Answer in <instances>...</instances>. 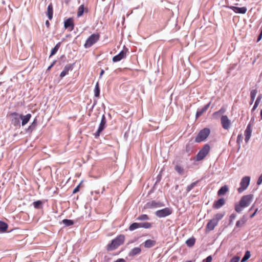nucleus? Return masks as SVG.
Wrapping results in <instances>:
<instances>
[{"instance_id": "393cba45", "label": "nucleus", "mask_w": 262, "mask_h": 262, "mask_svg": "<svg viewBox=\"0 0 262 262\" xmlns=\"http://www.w3.org/2000/svg\"><path fill=\"white\" fill-rule=\"evenodd\" d=\"M156 244V242L151 239H147L144 242V246L146 248H149L154 246Z\"/></svg>"}, {"instance_id": "6ab92c4d", "label": "nucleus", "mask_w": 262, "mask_h": 262, "mask_svg": "<svg viewBox=\"0 0 262 262\" xmlns=\"http://www.w3.org/2000/svg\"><path fill=\"white\" fill-rule=\"evenodd\" d=\"M31 115L30 114H28L26 115H20L19 118L22 120L21 124L23 126L26 125L30 119Z\"/></svg>"}, {"instance_id": "473e14b6", "label": "nucleus", "mask_w": 262, "mask_h": 262, "mask_svg": "<svg viewBox=\"0 0 262 262\" xmlns=\"http://www.w3.org/2000/svg\"><path fill=\"white\" fill-rule=\"evenodd\" d=\"M250 252L249 251H247L245 254L244 256L242 259L241 262H245L250 258Z\"/></svg>"}, {"instance_id": "6e6d98bb", "label": "nucleus", "mask_w": 262, "mask_h": 262, "mask_svg": "<svg viewBox=\"0 0 262 262\" xmlns=\"http://www.w3.org/2000/svg\"><path fill=\"white\" fill-rule=\"evenodd\" d=\"M55 61L53 62L52 63L48 68V70H50L54 65Z\"/></svg>"}, {"instance_id": "bf43d9fd", "label": "nucleus", "mask_w": 262, "mask_h": 262, "mask_svg": "<svg viewBox=\"0 0 262 262\" xmlns=\"http://www.w3.org/2000/svg\"><path fill=\"white\" fill-rule=\"evenodd\" d=\"M257 106H257V105H254L253 107V108H252V111L255 110L257 108Z\"/></svg>"}, {"instance_id": "f03ea898", "label": "nucleus", "mask_w": 262, "mask_h": 262, "mask_svg": "<svg viewBox=\"0 0 262 262\" xmlns=\"http://www.w3.org/2000/svg\"><path fill=\"white\" fill-rule=\"evenodd\" d=\"M125 239L123 235H120L116 238L112 240L111 243L107 245V249L108 251H112L117 248L120 245H122Z\"/></svg>"}, {"instance_id": "ea45409f", "label": "nucleus", "mask_w": 262, "mask_h": 262, "mask_svg": "<svg viewBox=\"0 0 262 262\" xmlns=\"http://www.w3.org/2000/svg\"><path fill=\"white\" fill-rule=\"evenodd\" d=\"M138 221H146L149 220V217L146 214H142L137 219Z\"/></svg>"}, {"instance_id": "4d7b16f0", "label": "nucleus", "mask_w": 262, "mask_h": 262, "mask_svg": "<svg viewBox=\"0 0 262 262\" xmlns=\"http://www.w3.org/2000/svg\"><path fill=\"white\" fill-rule=\"evenodd\" d=\"M104 71L103 70H101V72L100 73V78L101 77V76L104 74Z\"/></svg>"}, {"instance_id": "c756f323", "label": "nucleus", "mask_w": 262, "mask_h": 262, "mask_svg": "<svg viewBox=\"0 0 262 262\" xmlns=\"http://www.w3.org/2000/svg\"><path fill=\"white\" fill-rule=\"evenodd\" d=\"M225 215V212H221L217 213L214 215V218H213L216 222L218 223L219 221L221 220Z\"/></svg>"}, {"instance_id": "49530a36", "label": "nucleus", "mask_w": 262, "mask_h": 262, "mask_svg": "<svg viewBox=\"0 0 262 262\" xmlns=\"http://www.w3.org/2000/svg\"><path fill=\"white\" fill-rule=\"evenodd\" d=\"M261 99V96H258L255 102L254 105L258 106Z\"/></svg>"}, {"instance_id": "ddd939ff", "label": "nucleus", "mask_w": 262, "mask_h": 262, "mask_svg": "<svg viewBox=\"0 0 262 262\" xmlns=\"http://www.w3.org/2000/svg\"><path fill=\"white\" fill-rule=\"evenodd\" d=\"M229 8L232 10L236 13L245 14L247 12V8L245 7H237L235 6H229Z\"/></svg>"}, {"instance_id": "37998d69", "label": "nucleus", "mask_w": 262, "mask_h": 262, "mask_svg": "<svg viewBox=\"0 0 262 262\" xmlns=\"http://www.w3.org/2000/svg\"><path fill=\"white\" fill-rule=\"evenodd\" d=\"M243 139V135L242 134H239L237 136V141H236L237 143L239 145L241 144V143L242 142Z\"/></svg>"}, {"instance_id": "f8f14e48", "label": "nucleus", "mask_w": 262, "mask_h": 262, "mask_svg": "<svg viewBox=\"0 0 262 262\" xmlns=\"http://www.w3.org/2000/svg\"><path fill=\"white\" fill-rule=\"evenodd\" d=\"M252 133V124L250 122L247 126V128L245 131V140L246 143L248 142L250 139Z\"/></svg>"}, {"instance_id": "9b49d317", "label": "nucleus", "mask_w": 262, "mask_h": 262, "mask_svg": "<svg viewBox=\"0 0 262 262\" xmlns=\"http://www.w3.org/2000/svg\"><path fill=\"white\" fill-rule=\"evenodd\" d=\"M163 206H164V204L162 202L151 201L146 204L145 208L147 209H153Z\"/></svg>"}, {"instance_id": "a211bd4d", "label": "nucleus", "mask_w": 262, "mask_h": 262, "mask_svg": "<svg viewBox=\"0 0 262 262\" xmlns=\"http://www.w3.org/2000/svg\"><path fill=\"white\" fill-rule=\"evenodd\" d=\"M217 223L213 219L209 221L206 226V229L209 231H211L214 229L215 227L217 225Z\"/></svg>"}, {"instance_id": "603ef678", "label": "nucleus", "mask_w": 262, "mask_h": 262, "mask_svg": "<svg viewBox=\"0 0 262 262\" xmlns=\"http://www.w3.org/2000/svg\"><path fill=\"white\" fill-rule=\"evenodd\" d=\"M261 37H262V29H261V31L259 35H258V37L257 39V42L261 40Z\"/></svg>"}, {"instance_id": "7ed1b4c3", "label": "nucleus", "mask_w": 262, "mask_h": 262, "mask_svg": "<svg viewBox=\"0 0 262 262\" xmlns=\"http://www.w3.org/2000/svg\"><path fill=\"white\" fill-rule=\"evenodd\" d=\"M210 130L209 128H205L200 130L195 138V142L200 143L205 140L209 135Z\"/></svg>"}, {"instance_id": "a878e982", "label": "nucleus", "mask_w": 262, "mask_h": 262, "mask_svg": "<svg viewBox=\"0 0 262 262\" xmlns=\"http://www.w3.org/2000/svg\"><path fill=\"white\" fill-rule=\"evenodd\" d=\"M12 116L14 117V119L13 120L14 124L15 125H17V124H19V123H20V121H19V119H20L19 116H20V115H19L17 113H13L12 114Z\"/></svg>"}, {"instance_id": "2f4dec72", "label": "nucleus", "mask_w": 262, "mask_h": 262, "mask_svg": "<svg viewBox=\"0 0 262 262\" xmlns=\"http://www.w3.org/2000/svg\"><path fill=\"white\" fill-rule=\"evenodd\" d=\"M60 43H58L51 50L50 56H52L55 54L56 52L58 51L59 47H60Z\"/></svg>"}, {"instance_id": "0e129e2a", "label": "nucleus", "mask_w": 262, "mask_h": 262, "mask_svg": "<svg viewBox=\"0 0 262 262\" xmlns=\"http://www.w3.org/2000/svg\"><path fill=\"white\" fill-rule=\"evenodd\" d=\"M104 190V187H103V188H102V193L103 192V191Z\"/></svg>"}, {"instance_id": "13d9d810", "label": "nucleus", "mask_w": 262, "mask_h": 262, "mask_svg": "<svg viewBox=\"0 0 262 262\" xmlns=\"http://www.w3.org/2000/svg\"><path fill=\"white\" fill-rule=\"evenodd\" d=\"M250 122H251L252 126H253V123H254V118H252V119H251V121H250Z\"/></svg>"}, {"instance_id": "2eb2a0df", "label": "nucleus", "mask_w": 262, "mask_h": 262, "mask_svg": "<svg viewBox=\"0 0 262 262\" xmlns=\"http://www.w3.org/2000/svg\"><path fill=\"white\" fill-rule=\"evenodd\" d=\"M126 56V52L122 50L118 55L115 56L113 58L114 62H117L120 61Z\"/></svg>"}, {"instance_id": "1a4fd4ad", "label": "nucleus", "mask_w": 262, "mask_h": 262, "mask_svg": "<svg viewBox=\"0 0 262 262\" xmlns=\"http://www.w3.org/2000/svg\"><path fill=\"white\" fill-rule=\"evenodd\" d=\"M106 123V121L105 115H103L101 118L100 123L99 125V127L97 132L94 134V136L96 138H97L100 136V133L103 130L105 127Z\"/></svg>"}, {"instance_id": "f704fd0d", "label": "nucleus", "mask_w": 262, "mask_h": 262, "mask_svg": "<svg viewBox=\"0 0 262 262\" xmlns=\"http://www.w3.org/2000/svg\"><path fill=\"white\" fill-rule=\"evenodd\" d=\"M198 182V181H197L188 185L186 188L187 192H189L191 189H192L196 185Z\"/></svg>"}, {"instance_id": "a19ab883", "label": "nucleus", "mask_w": 262, "mask_h": 262, "mask_svg": "<svg viewBox=\"0 0 262 262\" xmlns=\"http://www.w3.org/2000/svg\"><path fill=\"white\" fill-rule=\"evenodd\" d=\"M36 126V119H34L31 125L28 128V130L32 132Z\"/></svg>"}, {"instance_id": "6e6552de", "label": "nucleus", "mask_w": 262, "mask_h": 262, "mask_svg": "<svg viewBox=\"0 0 262 262\" xmlns=\"http://www.w3.org/2000/svg\"><path fill=\"white\" fill-rule=\"evenodd\" d=\"M106 123V121L105 115H103L101 118L100 123L99 125V127L97 132L94 134V136L96 138H97L100 136V133L103 130L105 127Z\"/></svg>"}, {"instance_id": "cd10ccee", "label": "nucleus", "mask_w": 262, "mask_h": 262, "mask_svg": "<svg viewBox=\"0 0 262 262\" xmlns=\"http://www.w3.org/2000/svg\"><path fill=\"white\" fill-rule=\"evenodd\" d=\"M195 242V239L193 237H192L186 240L185 243L187 246L191 247L194 245Z\"/></svg>"}, {"instance_id": "3c124183", "label": "nucleus", "mask_w": 262, "mask_h": 262, "mask_svg": "<svg viewBox=\"0 0 262 262\" xmlns=\"http://www.w3.org/2000/svg\"><path fill=\"white\" fill-rule=\"evenodd\" d=\"M225 110L224 109L221 108L219 111L214 113V114H222L225 112Z\"/></svg>"}, {"instance_id": "e2e57ef3", "label": "nucleus", "mask_w": 262, "mask_h": 262, "mask_svg": "<svg viewBox=\"0 0 262 262\" xmlns=\"http://www.w3.org/2000/svg\"><path fill=\"white\" fill-rule=\"evenodd\" d=\"M253 207H254V205H252V206L250 208L249 211H251L252 209H253Z\"/></svg>"}, {"instance_id": "4468645a", "label": "nucleus", "mask_w": 262, "mask_h": 262, "mask_svg": "<svg viewBox=\"0 0 262 262\" xmlns=\"http://www.w3.org/2000/svg\"><path fill=\"white\" fill-rule=\"evenodd\" d=\"M64 26L66 29H69L70 31H72L74 29V23L72 18H69L66 20L64 23Z\"/></svg>"}, {"instance_id": "39448f33", "label": "nucleus", "mask_w": 262, "mask_h": 262, "mask_svg": "<svg viewBox=\"0 0 262 262\" xmlns=\"http://www.w3.org/2000/svg\"><path fill=\"white\" fill-rule=\"evenodd\" d=\"M250 182V177L249 176H245L243 177L240 182V187L237 189L239 193H242L245 191L249 185Z\"/></svg>"}, {"instance_id": "4c0bfd02", "label": "nucleus", "mask_w": 262, "mask_h": 262, "mask_svg": "<svg viewBox=\"0 0 262 262\" xmlns=\"http://www.w3.org/2000/svg\"><path fill=\"white\" fill-rule=\"evenodd\" d=\"M62 223L66 226H70L74 224V222L72 220H68V219H64L62 221Z\"/></svg>"}, {"instance_id": "aec40b11", "label": "nucleus", "mask_w": 262, "mask_h": 262, "mask_svg": "<svg viewBox=\"0 0 262 262\" xmlns=\"http://www.w3.org/2000/svg\"><path fill=\"white\" fill-rule=\"evenodd\" d=\"M53 5L52 4H50L49 5L48 8H47V15L49 18V19H52L53 17Z\"/></svg>"}, {"instance_id": "f3484780", "label": "nucleus", "mask_w": 262, "mask_h": 262, "mask_svg": "<svg viewBox=\"0 0 262 262\" xmlns=\"http://www.w3.org/2000/svg\"><path fill=\"white\" fill-rule=\"evenodd\" d=\"M225 203V200L224 198H221L216 201H215L213 204V207L215 209H219Z\"/></svg>"}, {"instance_id": "7c9ffc66", "label": "nucleus", "mask_w": 262, "mask_h": 262, "mask_svg": "<svg viewBox=\"0 0 262 262\" xmlns=\"http://www.w3.org/2000/svg\"><path fill=\"white\" fill-rule=\"evenodd\" d=\"M84 11V6L83 4H82V5H80L78 9V11H77V16L78 17L81 16L83 14Z\"/></svg>"}, {"instance_id": "5701e85b", "label": "nucleus", "mask_w": 262, "mask_h": 262, "mask_svg": "<svg viewBox=\"0 0 262 262\" xmlns=\"http://www.w3.org/2000/svg\"><path fill=\"white\" fill-rule=\"evenodd\" d=\"M246 221H247V220L246 219L245 217L244 216H243L239 220L237 221V222L236 223V227H242L244 226V225L245 224Z\"/></svg>"}, {"instance_id": "864d4df0", "label": "nucleus", "mask_w": 262, "mask_h": 262, "mask_svg": "<svg viewBox=\"0 0 262 262\" xmlns=\"http://www.w3.org/2000/svg\"><path fill=\"white\" fill-rule=\"evenodd\" d=\"M114 262H126V261L123 258H119Z\"/></svg>"}, {"instance_id": "052dcab7", "label": "nucleus", "mask_w": 262, "mask_h": 262, "mask_svg": "<svg viewBox=\"0 0 262 262\" xmlns=\"http://www.w3.org/2000/svg\"><path fill=\"white\" fill-rule=\"evenodd\" d=\"M49 24H49V21H48V20H47V21H46V25L48 27H49Z\"/></svg>"}, {"instance_id": "412c9836", "label": "nucleus", "mask_w": 262, "mask_h": 262, "mask_svg": "<svg viewBox=\"0 0 262 262\" xmlns=\"http://www.w3.org/2000/svg\"><path fill=\"white\" fill-rule=\"evenodd\" d=\"M141 249L139 247L134 248L129 252L128 255L129 256H134L139 254L141 252Z\"/></svg>"}, {"instance_id": "79ce46f5", "label": "nucleus", "mask_w": 262, "mask_h": 262, "mask_svg": "<svg viewBox=\"0 0 262 262\" xmlns=\"http://www.w3.org/2000/svg\"><path fill=\"white\" fill-rule=\"evenodd\" d=\"M42 202L40 201H37L33 202V206L35 208H40L41 206Z\"/></svg>"}, {"instance_id": "8fccbe9b", "label": "nucleus", "mask_w": 262, "mask_h": 262, "mask_svg": "<svg viewBox=\"0 0 262 262\" xmlns=\"http://www.w3.org/2000/svg\"><path fill=\"white\" fill-rule=\"evenodd\" d=\"M212 259L211 256H208L204 261L205 262H211Z\"/></svg>"}, {"instance_id": "423d86ee", "label": "nucleus", "mask_w": 262, "mask_h": 262, "mask_svg": "<svg viewBox=\"0 0 262 262\" xmlns=\"http://www.w3.org/2000/svg\"><path fill=\"white\" fill-rule=\"evenodd\" d=\"M99 38V35L98 34H93L86 40L84 44L85 48H89L96 43Z\"/></svg>"}, {"instance_id": "09e8293b", "label": "nucleus", "mask_w": 262, "mask_h": 262, "mask_svg": "<svg viewBox=\"0 0 262 262\" xmlns=\"http://www.w3.org/2000/svg\"><path fill=\"white\" fill-rule=\"evenodd\" d=\"M262 183V174L259 176L257 181V184L260 185Z\"/></svg>"}, {"instance_id": "e433bc0d", "label": "nucleus", "mask_w": 262, "mask_h": 262, "mask_svg": "<svg viewBox=\"0 0 262 262\" xmlns=\"http://www.w3.org/2000/svg\"><path fill=\"white\" fill-rule=\"evenodd\" d=\"M256 94H257V91L256 90H253L251 91L250 97H251V103H252L254 101L255 96L256 95Z\"/></svg>"}, {"instance_id": "4be33fe9", "label": "nucleus", "mask_w": 262, "mask_h": 262, "mask_svg": "<svg viewBox=\"0 0 262 262\" xmlns=\"http://www.w3.org/2000/svg\"><path fill=\"white\" fill-rule=\"evenodd\" d=\"M229 191V188L227 186L225 185L222 187L217 192V194L219 195H224L227 192Z\"/></svg>"}, {"instance_id": "20e7f679", "label": "nucleus", "mask_w": 262, "mask_h": 262, "mask_svg": "<svg viewBox=\"0 0 262 262\" xmlns=\"http://www.w3.org/2000/svg\"><path fill=\"white\" fill-rule=\"evenodd\" d=\"M210 150V146L208 144H205L203 147L200 150L196 156V161H201L208 154Z\"/></svg>"}, {"instance_id": "a18cd8bd", "label": "nucleus", "mask_w": 262, "mask_h": 262, "mask_svg": "<svg viewBox=\"0 0 262 262\" xmlns=\"http://www.w3.org/2000/svg\"><path fill=\"white\" fill-rule=\"evenodd\" d=\"M240 259V257L239 256H235L232 258L230 262H238Z\"/></svg>"}, {"instance_id": "0eeeda50", "label": "nucleus", "mask_w": 262, "mask_h": 262, "mask_svg": "<svg viewBox=\"0 0 262 262\" xmlns=\"http://www.w3.org/2000/svg\"><path fill=\"white\" fill-rule=\"evenodd\" d=\"M172 209L169 208H165L164 209L157 210L155 212L157 216L160 218L165 217L172 213Z\"/></svg>"}, {"instance_id": "de8ad7c7", "label": "nucleus", "mask_w": 262, "mask_h": 262, "mask_svg": "<svg viewBox=\"0 0 262 262\" xmlns=\"http://www.w3.org/2000/svg\"><path fill=\"white\" fill-rule=\"evenodd\" d=\"M80 184L76 186L73 191V193H76L79 190Z\"/></svg>"}, {"instance_id": "dca6fc26", "label": "nucleus", "mask_w": 262, "mask_h": 262, "mask_svg": "<svg viewBox=\"0 0 262 262\" xmlns=\"http://www.w3.org/2000/svg\"><path fill=\"white\" fill-rule=\"evenodd\" d=\"M210 104L211 102H209L208 104L205 105L203 108L198 110L196 113V118H198L201 116H202L203 114V113H204L208 110Z\"/></svg>"}, {"instance_id": "b1692460", "label": "nucleus", "mask_w": 262, "mask_h": 262, "mask_svg": "<svg viewBox=\"0 0 262 262\" xmlns=\"http://www.w3.org/2000/svg\"><path fill=\"white\" fill-rule=\"evenodd\" d=\"M8 227V225L6 223L3 221H0V233L7 232Z\"/></svg>"}, {"instance_id": "72a5a7b5", "label": "nucleus", "mask_w": 262, "mask_h": 262, "mask_svg": "<svg viewBox=\"0 0 262 262\" xmlns=\"http://www.w3.org/2000/svg\"><path fill=\"white\" fill-rule=\"evenodd\" d=\"M175 170L180 174H183L184 173V169L180 165H176Z\"/></svg>"}, {"instance_id": "c85d7f7f", "label": "nucleus", "mask_w": 262, "mask_h": 262, "mask_svg": "<svg viewBox=\"0 0 262 262\" xmlns=\"http://www.w3.org/2000/svg\"><path fill=\"white\" fill-rule=\"evenodd\" d=\"M140 226L141 225L140 223H134L129 227V230L130 231H133L136 229L140 228Z\"/></svg>"}, {"instance_id": "58836bf2", "label": "nucleus", "mask_w": 262, "mask_h": 262, "mask_svg": "<svg viewBox=\"0 0 262 262\" xmlns=\"http://www.w3.org/2000/svg\"><path fill=\"white\" fill-rule=\"evenodd\" d=\"M94 93H95V97H99V94H100V90H99L98 82H97V83L95 85V88L94 89Z\"/></svg>"}, {"instance_id": "9d476101", "label": "nucleus", "mask_w": 262, "mask_h": 262, "mask_svg": "<svg viewBox=\"0 0 262 262\" xmlns=\"http://www.w3.org/2000/svg\"><path fill=\"white\" fill-rule=\"evenodd\" d=\"M221 123L224 129L228 130L231 126V122L227 116L223 115L221 118Z\"/></svg>"}, {"instance_id": "680f3d73", "label": "nucleus", "mask_w": 262, "mask_h": 262, "mask_svg": "<svg viewBox=\"0 0 262 262\" xmlns=\"http://www.w3.org/2000/svg\"><path fill=\"white\" fill-rule=\"evenodd\" d=\"M260 115L261 119H262V110H261V111H260Z\"/></svg>"}, {"instance_id": "c03bdc74", "label": "nucleus", "mask_w": 262, "mask_h": 262, "mask_svg": "<svg viewBox=\"0 0 262 262\" xmlns=\"http://www.w3.org/2000/svg\"><path fill=\"white\" fill-rule=\"evenodd\" d=\"M236 217V214H232L230 216V221H229V224L231 225L232 222H233V221L235 219Z\"/></svg>"}, {"instance_id": "bb28decb", "label": "nucleus", "mask_w": 262, "mask_h": 262, "mask_svg": "<svg viewBox=\"0 0 262 262\" xmlns=\"http://www.w3.org/2000/svg\"><path fill=\"white\" fill-rule=\"evenodd\" d=\"M71 66H69V65L66 66L64 67V70L61 72V73L60 74V77L62 78L64 76H65L67 74H68V72L71 69Z\"/></svg>"}, {"instance_id": "5fc2aeb1", "label": "nucleus", "mask_w": 262, "mask_h": 262, "mask_svg": "<svg viewBox=\"0 0 262 262\" xmlns=\"http://www.w3.org/2000/svg\"><path fill=\"white\" fill-rule=\"evenodd\" d=\"M258 211V209H256V210H255L254 212L251 215L250 217L251 218H252L254 217V216L256 214V213H257Z\"/></svg>"}, {"instance_id": "c9c22d12", "label": "nucleus", "mask_w": 262, "mask_h": 262, "mask_svg": "<svg viewBox=\"0 0 262 262\" xmlns=\"http://www.w3.org/2000/svg\"><path fill=\"white\" fill-rule=\"evenodd\" d=\"M140 223V228H144L145 229L150 228L151 227V224L148 222L145 223Z\"/></svg>"}, {"instance_id": "f257e3e1", "label": "nucleus", "mask_w": 262, "mask_h": 262, "mask_svg": "<svg viewBox=\"0 0 262 262\" xmlns=\"http://www.w3.org/2000/svg\"><path fill=\"white\" fill-rule=\"evenodd\" d=\"M253 198L254 195L252 194L243 196L241 198L239 203L236 204L235 206V211L238 213H240L243 210V208L247 207L249 206V205L252 202Z\"/></svg>"}]
</instances>
